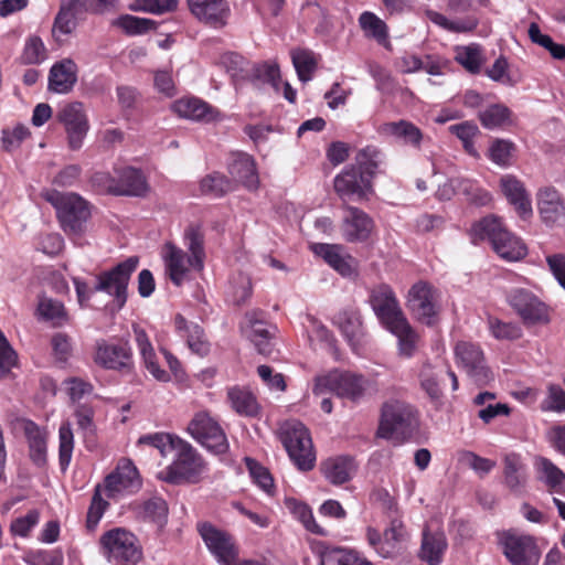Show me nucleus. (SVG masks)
<instances>
[{"label":"nucleus","instance_id":"obj_1","mask_svg":"<svg viewBox=\"0 0 565 565\" xmlns=\"http://www.w3.org/2000/svg\"><path fill=\"white\" fill-rule=\"evenodd\" d=\"M475 244L488 239L493 250L507 260H519L526 255V247L522 241L508 231L501 220L489 215L475 223L470 230Z\"/></svg>","mask_w":565,"mask_h":565},{"label":"nucleus","instance_id":"obj_2","mask_svg":"<svg viewBox=\"0 0 565 565\" xmlns=\"http://www.w3.org/2000/svg\"><path fill=\"white\" fill-rule=\"evenodd\" d=\"M419 420L413 406L394 401L382 407L379 434L397 441L409 440L417 434Z\"/></svg>","mask_w":565,"mask_h":565},{"label":"nucleus","instance_id":"obj_3","mask_svg":"<svg viewBox=\"0 0 565 565\" xmlns=\"http://www.w3.org/2000/svg\"><path fill=\"white\" fill-rule=\"evenodd\" d=\"M44 199L56 210L63 231L70 235H79L85 231L90 216L88 203L76 193H62L56 190L46 191Z\"/></svg>","mask_w":565,"mask_h":565},{"label":"nucleus","instance_id":"obj_4","mask_svg":"<svg viewBox=\"0 0 565 565\" xmlns=\"http://www.w3.org/2000/svg\"><path fill=\"white\" fill-rule=\"evenodd\" d=\"M279 438L290 460L301 471L315 467L316 455L308 429L298 420L286 422L279 430Z\"/></svg>","mask_w":565,"mask_h":565},{"label":"nucleus","instance_id":"obj_5","mask_svg":"<svg viewBox=\"0 0 565 565\" xmlns=\"http://www.w3.org/2000/svg\"><path fill=\"white\" fill-rule=\"evenodd\" d=\"M138 265L139 258L130 256L111 269L102 271L96 276L94 290L111 296L117 307L121 309L127 302L130 277L136 271Z\"/></svg>","mask_w":565,"mask_h":565},{"label":"nucleus","instance_id":"obj_6","mask_svg":"<svg viewBox=\"0 0 565 565\" xmlns=\"http://www.w3.org/2000/svg\"><path fill=\"white\" fill-rule=\"evenodd\" d=\"M172 451H175V458L170 466L160 472L161 480L180 484L201 473L203 468L202 458L189 443L181 438L175 439Z\"/></svg>","mask_w":565,"mask_h":565},{"label":"nucleus","instance_id":"obj_7","mask_svg":"<svg viewBox=\"0 0 565 565\" xmlns=\"http://www.w3.org/2000/svg\"><path fill=\"white\" fill-rule=\"evenodd\" d=\"M505 299L526 327L547 324L551 320L546 303L529 289L512 288Z\"/></svg>","mask_w":565,"mask_h":565},{"label":"nucleus","instance_id":"obj_8","mask_svg":"<svg viewBox=\"0 0 565 565\" xmlns=\"http://www.w3.org/2000/svg\"><path fill=\"white\" fill-rule=\"evenodd\" d=\"M198 532L209 552L220 565H234L238 559V546L234 536L211 522H199Z\"/></svg>","mask_w":565,"mask_h":565},{"label":"nucleus","instance_id":"obj_9","mask_svg":"<svg viewBox=\"0 0 565 565\" xmlns=\"http://www.w3.org/2000/svg\"><path fill=\"white\" fill-rule=\"evenodd\" d=\"M100 545L108 561L137 564L142 558V551L135 534L121 527L105 532L100 537Z\"/></svg>","mask_w":565,"mask_h":565},{"label":"nucleus","instance_id":"obj_10","mask_svg":"<svg viewBox=\"0 0 565 565\" xmlns=\"http://www.w3.org/2000/svg\"><path fill=\"white\" fill-rule=\"evenodd\" d=\"M93 359L100 367L124 374H130L135 369L132 349L128 340L108 342L102 339L96 341Z\"/></svg>","mask_w":565,"mask_h":565},{"label":"nucleus","instance_id":"obj_11","mask_svg":"<svg viewBox=\"0 0 565 565\" xmlns=\"http://www.w3.org/2000/svg\"><path fill=\"white\" fill-rule=\"evenodd\" d=\"M455 356L457 365L477 385H487L493 380V373L488 367L481 348L471 342L461 341L455 347Z\"/></svg>","mask_w":565,"mask_h":565},{"label":"nucleus","instance_id":"obj_12","mask_svg":"<svg viewBox=\"0 0 565 565\" xmlns=\"http://www.w3.org/2000/svg\"><path fill=\"white\" fill-rule=\"evenodd\" d=\"M407 531L397 518H391L390 525L381 534L374 527L366 529V540L371 547L384 558H391L401 553L407 541Z\"/></svg>","mask_w":565,"mask_h":565},{"label":"nucleus","instance_id":"obj_13","mask_svg":"<svg viewBox=\"0 0 565 565\" xmlns=\"http://www.w3.org/2000/svg\"><path fill=\"white\" fill-rule=\"evenodd\" d=\"M188 430L196 441L215 455H223L228 450L225 433L207 413L196 414Z\"/></svg>","mask_w":565,"mask_h":565},{"label":"nucleus","instance_id":"obj_14","mask_svg":"<svg viewBox=\"0 0 565 565\" xmlns=\"http://www.w3.org/2000/svg\"><path fill=\"white\" fill-rule=\"evenodd\" d=\"M366 384L364 376L355 373H332L317 379L313 393L321 394L324 388H328L342 398L355 402L363 396Z\"/></svg>","mask_w":565,"mask_h":565},{"label":"nucleus","instance_id":"obj_15","mask_svg":"<svg viewBox=\"0 0 565 565\" xmlns=\"http://www.w3.org/2000/svg\"><path fill=\"white\" fill-rule=\"evenodd\" d=\"M108 498H118L137 493L142 486L136 466L127 459L121 460L117 468L104 480Z\"/></svg>","mask_w":565,"mask_h":565},{"label":"nucleus","instance_id":"obj_16","mask_svg":"<svg viewBox=\"0 0 565 565\" xmlns=\"http://www.w3.org/2000/svg\"><path fill=\"white\" fill-rule=\"evenodd\" d=\"M503 554L512 565H537L541 552L530 535L507 533L502 541Z\"/></svg>","mask_w":565,"mask_h":565},{"label":"nucleus","instance_id":"obj_17","mask_svg":"<svg viewBox=\"0 0 565 565\" xmlns=\"http://www.w3.org/2000/svg\"><path fill=\"white\" fill-rule=\"evenodd\" d=\"M56 119L66 130L70 147L73 150L79 149L89 129L84 105L79 102H74L63 106L57 111Z\"/></svg>","mask_w":565,"mask_h":565},{"label":"nucleus","instance_id":"obj_18","mask_svg":"<svg viewBox=\"0 0 565 565\" xmlns=\"http://www.w3.org/2000/svg\"><path fill=\"white\" fill-rule=\"evenodd\" d=\"M333 185L343 204L365 199L372 188L370 180L363 175V171L353 164L345 167L334 178Z\"/></svg>","mask_w":565,"mask_h":565},{"label":"nucleus","instance_id":"obj_19","mask_svg":"<svg viewBox=\"0 0 565 565\" xmlns=\"http://www.w3.org/2000/svg\"><path fill=\"white\" fill-rule=\"evenodd\" d=\"M342 222L341 234L349 243H363L366 242L374 228L372 217L363 210L349 205H342Z\"/></svg>","mask_w":565,"mask_h":565},{"label":"nucleus","instance_id":"obj_20","mask_svg":"<svg viewBox=\"0 0 565 565\" xmlns=\"http://www.w3.org/2000/svg\"><path fill=\"white\" fill-rule=\"evenodd\" d=\"M369 301L379 320L388 328L405 319L392 288L387 285H380L372 289Z\"/></svg>","mask_w":565,"mask_h":565},{"label":"nucleus","instance_id":"obj_21","mask_svg":"<svg viewBox=\"0 0 565 565\" xmlns=\"http://www.w3.org/2000/svg\"><path fill=\"white\" fill-rule=\"evenodd\" d=\"M408 307L416 318L431 326L436 316V290L427 282L419 281L408 291Z\"/></svg>","mask_w":565,"mask_h":565},{"label":"nucleus","instance_id":"obj_22","mask_svg":"<svg viewBox=\"0 0 565 565\" xmlns=\"http://www.w3.org/2000/svg\"><path fill=\"white\" fill-rule=\"evenodd\" d=\"M188 4L196 19L215 29L224 28L231 15L226 0H188Z\"/></svg>","mask_w":565,"mask_h":565},{"label":"nucleus","instance_id":"obj_23","mask_svg":"<svg viewBox=\"0 0 565 565\" xmlns=\"http://www.w3.org/2000/svg\"><path fill=\"white\" fill-rule=\"evenodd\" d=\"M173 110L182 118L204 124L222 119L217 108L196 97L181 98L174 102Z\"/></svg>","mask_w":565,"mask_h":565},{"label":"nucleus","instance_id":"obj_24","mask_svg":"<svg viewBox=\"0 0 565 565\" xmlns=\"http://www.w3.org/2000/svg\"><path fill=\"white\" fill-rule=\"evenodd\" d=\"M311 249L341 276L352 277L355 274L356 262L352 256L344 254L342 245L317 243L311 246Z\"/></svg>","mask_w":565,"mask_h":565},{"label":"nucleus","instance_id":"obj_25","mask_svg":"<svg viewBox=\"0 0 565 565\" xmlns=\"http://www.w3.org/2000/svg\"><path fill=\"white\" fill-rule=\"evenodd\" d=\"M163 257L169 278L175 286L182 285L190 270L195 271L192 256L172 243L164 245Z\"/></svg>","mask_w":565,"mask_h":565},{"label":"nucleus","instance_id":"obj_26","mask_svg":"<svg viewBox=\"0 0 565 565\" xmlns=\"http://www.w3.org/2000/svg\"><path fill=\"white\" fill-rule=\"evenodd\" d=\"M88 10V0H61L60 10L54 19L53 35L71 34L81 14Z\"/></svg>","mask_w":565,"mask_h":565},{"label":"nucleus","instance_id":"obj_27","mask_svg":"<svg viewBox=\"0 0 565 565\" xmlns=\"http://www.w3.org/2000/svg\"><path fill=\"white\" fill-rule=\"evenodd\" d=\"M501 189L510 204H512L523 220L529 218L532 213L531 199L523 183L513 175H505L501 179Z\"/></svg>","mask_w":565,"mask_h":565},{"label":"nucleus","instance_id":"obj_28","mask_svg":"<svg viewBox=\"0 0 565 565\" xmlns=\"http://www.w3.org/2000/svg\"><path fill=\"white\" fill-rule=\"evenodd\" d=\"M228 172L234 180L242 183L245 188L249 190L257 189L259 179L252 156L245 152L233 153L228 163Z\"/></svg>","mask_w":565,"mask_h":565},{"label":"nucleus","instance_id":"obj_29","mask_svg":"<svg viewBox=\"0 0 565 565\" xmlns=\"http://www.w3.org/2000/svg\"><path fill=\"white\" fill-rule=\"evenodd\" d=\"M76 81V64L70 58H64L51 67L49 75V89L58 94H67L73 89Z\"/></svg>","mask_w":565,"mask_h":565},{"label":"nucleus","instance_id":"obj_30","mask_svg":"<svg viewBox=\"0 0 565 565\" xmlns=\"http://www.w3.org/2000/svg\"><path fill=\"white\" fill-rule=\"evenodd\" d=\"M320 471L331 484L341 486L354 475V460L349 456L331 457L321 462Z\"/></svg>","mask_w":565,"mask_h":565},{"label":"nucleus","instance_id":"obj_31","mask_svg":"<svg viewBox=\"0 0 565 565\" xmlns=\"http://www.w3.org/2000/svg\"><path fill=\"white\" fill-rule=\"evenodd\" d=\"M174 326L177 331L186 339L188 347L193 353L201 358L210 353V343L201 326L186 321L181 315L175 316Z\"/></svg>","mask_w":565,"mask_h":565},{"label":"nucleus","instance_id":"obj_32","mask_svg":"<svg viewBox=\"0 0 565 565\" xmlns=\"http://www.w3.org/2000/svg\"><path fill=\"white\" fill-rule=\"evenodd\" d=\"M135 341L142 358L145 367L158 381L167 382L170 379L168 372L162 370L157 360L154 349L146 331L138 324H132Z\"/></svg>","mask_w":565,"mask_h":565},{"label":"nucleus","instance_id":"obj_33","mask_svg":"<svg viewBox=\"0 0 565 565\" xmlns=\"http://www.w3.org/2000/svg\"><path fill=\"white\" fill-rule=\"evenodd\" d=\"M22 429L29 443L30 458L38 467L46 465V433L31 419H22Z\"/></svg>","mask_w":565,"mask_h":565},{"label":"nucleus","instance_id":"obj_34","mask_svg":"<svg viewBox=\"0 0 565 565\" xmlns=\"http://www.w3.org/2000/svg\"><path fill=\"white\" fill-rule=\"evenodd\" d=\"M447 546L446 535L443 531L430 532L425 529L418 556L428 565H438L443 561Z\"/></svg>","mask_w":565,"mask_h":565},{"label":"nucleus","instance_id":"obj_35","mask_svg":"<svg viewBox=\"0 0 565 565\" xmlns=\"http://www.w3.org/2000/svg\"><path fill=\"white\" fill-rule=\"evenodd\" d=\"M320 565H373V563L355 550L327 545L320 551Z\"/></svg>","mask_w":565,"mask_h":565},{"label":"nucleus","instance_id":"obj_36","mask_svg":"<svg viewBox=\"0 0 565 565\" xmlns=\"http://www.w3.org/2000/svg\"><path fill=\"white\" fill-rule=\"evenodd\" d=\"M117 195L141 196L147 191V182L142 172L132 167L117 170Z\"/></svg>","mask_w":565,"mask_h":565},{"label":"nucleus","instance_id":"obj_37","mask_svg":"<svg viewBox=\"0 0 565 565\" xmlns=\"http://www.w3.org/2000/svg\"><path fill=\"white\" fill-rule=\"evenodd\" d=\"M335 323L354 351H358L363 343L364 329L359 313L344 311L337 316Z\"/></svg>","mask_w":565,"mask_h":565},{"label":"nucleus","instance_id":"obj_38","mask_svg":"<svg viewBox=\"0 0 565 565\" xmlns=\"http://www.w3.org/2000/svg\"><path fill=\"white\" fill-rule=\"evenodd\" d=\"M504 484L515 494H522L526 484L525 466L516 454L507 455L503 468Z\"/></svg>","mask_w":565,"mask_h":565},{"label":"nucleus","instance_id":"obj_39","mask_svg":"<svg viewBox=\"0 0 565 565\" xmlns=\"http://www.w3.org/2000/svg\"><path fill=\"white\" fill-rule=\"evenodd\" d=\"M537 206L544 223L553 224L564 212V204L558 192L553 188H546L539 192Z\"/></svg>","mask_w":565,"mask_h":565},{"label":"nucleus","instance_id":"obj_40","mask_svg":"<svg viewBox=\"0 0 565 565\" xmlns=\"http://www.w3.org/2000/svg\"><path fill=\"white\" fill-rule=\"evenodd\" d=\"M385 154L375 146H367L356 156V167L363 171V175L370 181L377 173H383L386 160Z\"/></svg>","mask_w":565,"mask_h":565},{"label":"nucleus","instance_id":"obj_41","mask_svg":"<svg viewBox=\"0 0 565 565\" xmlns=\"http://www.w3.org/2000/svg\"><path fill=\"white\" fill-rule=\"evenodd\" d=\"M184 246L188 254L192 256V262L195 265V271H201L204 268L205 249H204V233L199 225H189L183 235Z\"/></svg>","mask_w":565,"mask_h":565},{"label":"nucleus","instance_id":"obj_42","mask_svg":"<svg viewBox=\"0 0 565 565\" xmlns=\"http://www.w3.org/2000/svg\"><path fill=\"white\" fill-rule=\"evenodd\" d=\"M512 111L503 104H492L478 113V118L486 129L494 130L510 126Z\"/></svg>","mask_w":565,"mask_h":565},{"label":"nucleus","instance_id":"obj_43","mask_svg":"<svg viewBox=\"0 0 565 565\" xmlns=\"http://www.w3.org/2000/svg\"><path fill=\"white\" fill-rule=\"evenodd\" d=\"M359 23L367 38H373L385 47L390 46L387 25L376 14L365 11L360 15Z\"/></svg>","mask_w":565,"mask_h":565},{"label":"nucleus","instance_id":"obj_44","mask_svg":"<svg viewBox=\"0 0 565 565\" xmlns=\"http://www.w3.org/2000/svg\"><path fill=\"white\" fill-rule=\"evenodd\" d=\"M232 408L239 415L254 417L258 414V404L253 394L239 387H232L227 392Z\"/></svg>","mask_w":565,"mask_h":565},{"label":"nucleus","instance_id":"obj_45","mask_svg":"<svg viewBox=\"0 0 565 565\" xmlns=\"http://www.w3.org/2000/svg\"><path fill=\"white\" fill-rule=\"evenodd\" d=\"M386 329L397 337L399 353L406 358H411L415 352L417 335L407 319H399L398 322Z\"/></svg>","mask_w":565,"mask_h":565},{"label":"nucleus","instance_id":"obj_46","mask_svg":"<svg viewBox=\"0 0 565 565\" xmlns=\"http://www.w3.org/2000/svg\"><path fill=\"white\" fill-rule=\"evenodd\" d=\"M425 15L434 24L440 26L441 29L448 32L454 33L470 32L475 30L478 24L477 20L473 18L451 21L447 19L444 14L431 9L426 10Z\"/></svg>","mask_w":565,"mask_h":565},{"label":"nucleus","instance_id":"obj_47","mask_svg":"<svg viewBox=\"0 0 565 565\" xmlns=\"http://www.w3.org/2000/svg\"><path fill=\"white\" fill-rule=\"evenodd\" d=\"M387 130L404 141L405 145H409L416 149L420 148L424 135L422 130L413 122L407 120H399L396 122H390L386 125Z\"/></svg>","mask_w":565,"mask_h":565},{"label":"nucleus","instance_id":"obj_48","mask_svg":"<svg viewBox=\"0 0 565 565\" xmlns=\"http://www.w3.org/2000/svg\"><path fill=\"white\" fill-rule=\"evenodd\" d=\"M38 311L42 319L51 321L55 327H61L67 321L65 307L58 300L47 297L41 298Z\"/></svg>","mask_w":565,"mask_h":565},{"label":"nucleus","instance_id":"obj_49","mask_svg":"<svg viewBox=\"0 0 565 565\" xmlns=\"http://www.w3.org/2000/svg\"><path fill=\"white\" fill-rule=\"evenodd\" d=\"M114 25L122 29L128 35H140L154 30L157 22L148 18H139L130 14H124L117 18Z\"/></svg>","mask_w":565,"mask_h":565},{"label":"nucleus","instance_id":"obj_50","mask_svg":"<svg viewBox=\"0 0 565 565\" xmlns=\"http://www.w3.org/2000/svg\"><path fill=\"white\" fill-rule=\"evenodd\" d=\"M58 461L60 467L63 471H65L71 462L72 454L74 449V435L72 430V426L68 422H65L61 425L58 429Z\"/></svg>","mask_w":565,"mask_h":565},{"label":"nucleus","instance_id":"obj_51","mask_svg":"<svg viewBox=\"0 0 565 565\" xmlns=\"http://www.w3.org/2000/svg\"><path fill=\"white\" fill-rule=\"evenodd\" d=\"M527 33L533 43L546 49L554 58L565 60V45L555 43L550 35L543 34L536 23L530 24Z\"/></svg>","mask_w":565,"mask_h":565},{"label":"nucleus","instance_id":"obj_52","mask_svg":"<svg viewBox=\"0 0 565 565\" xmlns=\"http://www.w3.org/2000/svg\"><path fill=\"white\" fill-rule=\"evenodd\" d=\"M456 61L471 74H478L482 64L481 49L471 44L457 49Z\"/></svg>","mask_w":565,"mask_h":565},{"label":"nucleus","instance_id":"obj_53","mask_svg":"<svg viewBox=\"0 0 565 565\" xmlns=\"http://www.w3.org/2000/svg\"><path fill=\"white\" fill-rule=\"evenodd\" d=\"M259 316H262V312H248L245 316L246 324L242 327V330L250 341L273 337V332Z\"/></svg>","mask_w":565,"mask_h":565},{"label":"nucleus","instance_id":"obj_54","mask_svg":"<svg viewBox=\"0 0 565 565\" xmlns=\"http://www.w3.org/2000/svg\"><path fill=\"white\" fill-rule=\"evenodd\" d=\"M178 3L179 0H135L129 9L136 12L163 14L174 11Z\"/></svg>","mask_w":565,"mask_h":565},{"label":"nucleus","instance_id":"obj_55","mask_svg":"<svg viewBox=\"0 0 565 565\" xmlns=\"http://www.w3.org/2000/svg\"><path fill=\"white\" fill-rule=\"evenodd\" d=\"M291 57L298 78L303 83L310 81L316 70V61L312 54L306 50H298L292 52Z\"/></svg>","mask_w":565,"mask_h":565},{"label":"nucleus","instance_id":"obj_56","mask_svg":"<svg viewBox=\"0 0 565 565\" xmlns=\"http://www.w3.org/2000/svg\"><path fill=\"white\" fill-rule=\"evenodd\" d=\"M179 437L166 434V433H154L142 435L138 439V445H149L153 448H157L161 456H168L174 446V440Z\"/></svg>","mask_w":565,"mask_h":565},{"label":"nucleus","instance_id":"obj_57","mask_svg":"<svg viewBox=\"0 0 565 565\" xmlns=\"http://www.w3.org/2000/svg\"><path fill=\"white\" fill-rule=\"evenodd\" d=\"M514 150L515 145L512 141L495 139L489 148V158L495 164L507 167L510 164V159Z\"/></svg>","mask_w":565,"mask_h":565},{"label":"nucleus","instance_id":"obj_58","mask_svg":"<svg viewBox=\"0 0 565 565\" xmlns=\"http://www.w3.org/2000/svg\"><path fill=\"white\" fill-rule=\"evenodd\" d=\"M488 326L491 334L498 340H515L522 334L521 328L512 322H503L498 318L489 317Z\"/></svg>","mask_w":565,"mask_h":565},{"label":"nucleus","instance_id":"obj_59","mask_svg":"<svg viewBox=\"0 0 565 565\" xmlns=\"http://www.w3.org/2000/svg\"><path fill=\"white\" fill-rule=\"evenodd\" d=\"M200 189L203 194H210L217 198L222 196L231 189V183L223 174L212 173L201 181Z\"/></svg>","mask_w":565,"mask_h":565},{"label":"nucleus","instance_id":"obj_60","mask_svg":"<svg viewBox=\"0 0 565 565\" xmlns=\"http://www.w3.org/2000/svg\"><path fill=\"white\" fill-rule=\"evenodd\" d=\"M108 508V502L102 498L100 486L95 488L90 505L87 511L86 526L94 531L98 525L104 512Z\"/></svg>","mask_w":565,"mask_h":565},{"label":"nucleus","instance_id":"obj_61","mask_svg":"<svg viewBox=\"0 0 565 565\" xmlns=\"http://www.w3.org/2000/svg\"><path fill=\"white\" fill-rule=\"evenodd\" d=\"M452 183L459 192L463 193L478 205H486L490 201V194L487 191L479 190L476 184L467 179H454Z\"/></svg>","mask_w":565,"mask_h":565},{"label":"nucleus","instance_id":"obj_62","mask_svg":"<svg viewBox=\"0 0 565 565\" xmlns=\"http://www.w3.org/2000/svg\"><path fill=\"white\" fill-rule=\"evenodd\" d=\"M246 465L249 469L250 476L254 481L268 494L273 492L274 480L268 469L260 466L257 461L246 458Z\"/></svg>","mask_w":565,"mask_h":565},{"label":"nucleus","instance_id":"obj_63","mask_svg":"<svg viewBox=\"0 0 565 565\" xmlns=\"http://www.w3.org/2000/svg\"><path fill=\"white\" fill-rule=\"evenodd\" d=\"M540 470L544 475L545 483L552 488H562L565 482V473L547 458L540 459Z\"/></svg>","mask_w":565,"mask_h":565},{"label":"nucleus","instance_id":"obj_64","mask_svg":"<svg viewBox=\"0 0 565 565\" xmlns=\"http://www.w3.org/2000/svg\"><path fill=\"white\" fill-rule=\"evenodd\" d=\"M45 58V47L38 36L30 38L24 46L22 60L25 64H39Z\"/></svg>","mask_w":565,"mask_h":565}]
</instances>
